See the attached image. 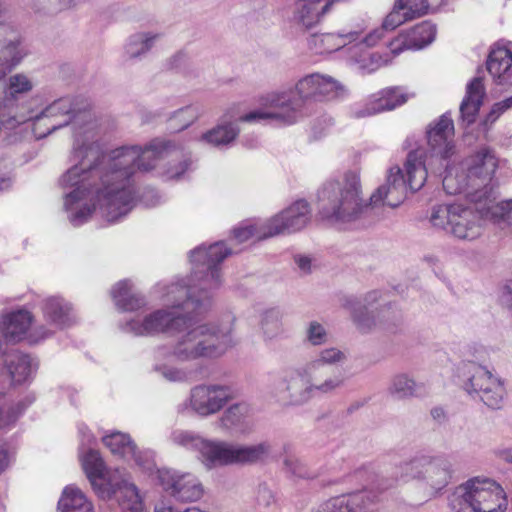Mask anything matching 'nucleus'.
Segmentation results:
<instances>
[{"mask_svg": "<svg viewBox=\"0 0 512 512\" xmlns=\"http://www.w3.org/2000/svg\"><path fill=\"white\" fill-rule=\"evenodd\" d=\"M270 451L271 446L267 442L244 445L222 440H205L200 460L208 470L232 465H253L264 461Z\"/></svg>", "mask_w": 512, "mask_h": 512, "instance_id": "obj_11", "label": "nucleus"}, {"mask_svg": "<svg viewBox=\"0 0 512 512\" xmlns=\"http://www.w3.org/2000/svg\"><path fill=\"white\" fill-rule=\"evenodd\" d=\"M341 90L342 85L330 75L308 74L300 78L294 87L268 93L264 98L265 108L246 113L240 121L292 125L303 117V107L308 100L331 99Z\"/></svg>", "mask_w": 512, "mask_h": 512, "instance_id": "obj_3", "label": "nucleus"}, {"mask_svg": "<svg viewBox=\"0 0 512 512\" xmlns=\"http://www.w3.org/2000/svg\"><path fill=\"white\" fill-rule=\"evenodd\" d=\"M310 220L311 210L308 202L298 200L266 220V230L263 235L274 237L281 234H291L305 228Z\"/></svg>", "mask_w": 512, "mask_h": 512, "instance_id": "obj_18", "label": "nucleus"}, {"mask_svg": "<svg viewBox=\"0 0 512 512\" xmlns=\"http://www.w3.org/2000/svg\"><path fill=\"white\" fill-rule=\"evenodd\" d=\"M83 469L95 492L102 498L116 494L121 510L146 512L136 486L125 470H106L99 452L89 450L82 456Z\"/></svg>", "mask_w": 512, "mask_h": 512, "instance_id": "obj_6", "label": "nucleus"}, {"mask_svg": "<svg viewBox=\"0 0 512 512\" xmlns=\"http://www.w3.org/2000/svg\"><path fill=\"white\" fill-rule=\"evenodd\" d=\"M231 251L224 242L209 247L201 245L191 251L194 265L191 283L160 285L163 308L144 315L137 314L120 322L123 332L135 336L175 335L171 349L156 350V359L190 362L198 359H217L223 356L236 341L233 338L234 317L227 315L224 323H200L198 316L210 303L212 292L221 285L218 264Z\"/></svg>", "mask_w": 512, "mask_h": 512, "instance_id": "obj_2", "label": "nucleus"}, {"mask_svg": "<svg viewBox=\"0 0 512 512\" xmlns=\"http://www.w3.org/2000/svg\"><path fill=\"white\" fill-rule=\"evenodd\" d=\"M103 443L114 455H118L127 460L133 459L139 466L148 470L153 466L149 461L146 463L141 462L140 456L136 452V446L127 434L113 432L103 437Z\"/></svg>", "mask_w": 512, "mask_h": 512, "instance_id": "obj_32", "label": "nucleus"}, {"mask_svg": "<svg viewBox=\"0 0 512 512\" xmlns=\"http://www.w3.org/2000/svg\"><path fill=\"white\" fill-rule=\"evenodd\" d=\"M487 70L495 84L512 86V52L504 46H495L487 59Z\"/></svg>", "mask_w": 512, "mask_h": 512, "instance_id": "obj_27", "label": "nucleus"}, {"mask_svg": "<svg viewBox=\"0 0 512 512\" xmlns=\"http://www.w3.org/2000/svg\"><path fill=\"white\" fill-rule=\"evenodd\" d=\"M345 384L341 375H330L317 379L307 374L302 366L294 371L285 372L271 384V394L283 406H302L317 395L333 394Z\"/></svg>", "mask_w": 512, "mask_h": 512, "instance_id": "obj_7", "label": "nucleus"}, {"mask_svg": "<svg viewBox=\"0 0 512 512\" xmlns=\"http://www.w3.org/2000/svg\"><path fill=\"white\" fill-rule=\"evenodd\" d=\"M148 195H151L153 200L149 201V200L145 199L144 201L147 206H155L156 204H158L159 196L157 195L156 192L151 190L148 192Z\"/></svg>", "mask_w": 512, "mask_h": 512, "instance_id": "obj_59", "label": "nucleus"}, {"mask_svg": "<svg viewBox=\"0 0 512 512\" xmlns=\"http://www.w3.org/2000/svg\"><path fill=\"white\" fill-rule=\"evenodd\" d=\"M466 197L474 207L461 203L439 204L431 208L430 225L437 230L445 231L461 240H475L482 233V220L488 219L479 211V205Z\"/></svg>", "mask_w": 512, "mask_h": 512, "instance_id": "obj_10", "label": "nucleus"}, {"mask_svg": "<svg viewBox=\"0 0 512 512\" xmlns=\"http://www.w3.org/2000/svg\"><path fill=\"white\" fill-rule=\"evenodd\" d=\"M159 37V34L151 32L132 35L125 46L126 56L130 59L140 58L153 47Z\"/></svg>", "mask_w": 512, "mask_h": 512, "instance_id": "obj_41", "label": "nucleus"}, {"mask_svg": "<svg viewBox=\"0 0 512 512\" xmlns=\"http://www.w3.org/2000/svg\"><path fill=\"white\" fill-rule=\"evenodd\" d=\"M501 299L512 310V280H509L503 287Z\"/></svg>", "mask_w": 512, "mask_h": 512, "instance_id": "obj_56", "label": "nucleus"}, {"mask_svg": "<svg viewBox=\"0 0 512 512\" xmlns=\"http://www.w3.org/2000/svg\"><path fill=\"white\" fill-rule=\"evenodd\" d=\"M252 408L246 402L229 406L218 420L222 430L228 432L245 433L251 427Z\"/></svg>", "mask_w": 512, "mask_h": 512, "instance_id": "obj_28", "label": "nucleus"}, {"mask_svg": "<svg viewBox=\"0 0 512 512\" xmlns=\"http://www.w3.org/2000/svg\"><path fill=\"white\" fill-rule=\"evenodd\" d=\"M368 25L364 22H357L349 27L343 28L339 33H323L310 37L309 46L316 53H331L344 49L348 55V48L357 42L361 34L367 30Z\"/></svg>", "mask_w": 512, "mask_h": 512, "instance_id": "obj_19", "label": "nucleus"}, {"mask_svg": "<svg viewBox=\"0 0 512 512\" xmlns=\"http://www.w3.org/2000/svg\"><path fill=\"white\" fill-rule=\"evenodd\" d=\"M256 503L259 507L269 508L276 504V498L274 492L265 485H261L258 488Z\"/></svg>", "mask_w": 512, "mask_h": 512, "instance_id": "obj_50", "label": "nucleus"}, {"mask_svg": "<svg viewBox=\"0 0 512 512\" xmlns=\"http://www.w3.org/2000/svg\"><path fill=\"white\" fill-rule=\"evenodd\" d=\"M33 314L26 309H18L3 316L0 329L3 337L8 342L28 341L30 344H37L40 341H33L30 335L35 326H32Z\"/></svg>", "mask_w": 512, "mask_h": 512, "instance_id": "obj_21", "label": "nucleus"}, {"mask_svg": "<svg viewBox=\"0 0 512 512\" xmlns=\"http://www.w3.org/2000/svg\"><path fill=\"white\" fill-rule=\"evenodd\" d=\"M509 109H512V96L495 103L492 106L486 121L490 123L495 122L504 112Z\"/></svg>", "mask_w": 512, "mask_h": 512, "instance_id": "obj_51", "label": "nucleus"}, {"mask_svg": "<svg viewBox=\"0 0 512 512\" xmlns=\"http://www.w3.org/2000/svg\"><path fill=\"white\" fill-rule=\"evenodd\" d=\"M400 470L403 480L420 481L430 495L442 491L454 473L452 460L445 455H421L403 463Z\"/></svg>", "mask_w": 512, "mask_h": 512, "instance_id": "obj_12", "label": "nucleus"}, {"mask_svg": "<svg viewBox=\"0 0 512 512\" xmlns=\"http://www.w3.org/2000/svg\"><path fill=\"white\" fill-rule=\"evenodd\" d=\"M154 512H182V511H179L178 509L174 508L170 504H166V503L162 502L155 506Z\"/></svg>", "mask_w": 512, "mask_h": 512, "instance_id": "obj_57", "label": "nucleus"}, {"mask_svg": "<svg viewBox=\"0 0 512 512\" xmlns=\"http://www.w3.org/2000/svg\"><path fill=\"white\" fill-rule=\"evenodd\" d=\"M436 27L430 22H422L407 32L400 33L390 43L393 56H398L405 50L421 49L434 40Z\"/></svg>", "mask_w": 512, "mask_h": 512, "instance_id": "obj_23", "label": "nucleus"}, {"mask_svg": "<svg viewBox=\"0 0 512 512\" xmlns=\"http://www.w3.org/2000/svg\"><path fill=\"white\" fill-rule=\"evenodd\" d=\"M295 263L297 264L299 270L303 273H309L312 267V260L310 257L305 255H296Z\"/></svg>", "mask_w": 512, "mask_h": 512, "instance_id": "obj_55", "label": "nucleus"}, {"mask_svg": "<svg viewBox=\"0 0 512 512\" xmlns=\"http://www.w3.org/2000/svg\"><path fill=\"white\" fill-rule=\"evenodd\" d=\"M448 505L452 512H505L508 500L495 480L476 476L454 489Z\"/></svg>", "mask_w": 512, "mask_h": 512, "instance_id": "obj_9", "label": "nucleus"}, {"mask_svg": "<svg viewBox=\"0 0 512 512\" xmlns=\"http://www.w3.org/2000/svg\"><path fill=\"white\" fill-rule=\"evenodd\" d=\"M6 368L11 385H21L30 380L34 365L29 355L15 351L7 355Z\"/></svg>", "mask_w": 512, "mask_h": 512, "instance_id": "obj_35", "label": "nucleus"}, {"mask_svg": "<svg viewBox=\"0 0 512 512\" xmlns=\"http://www.w3.org/2000/svg\"><path fill=\"white\" fill-rule=\"evenodd\" d=\"M261 330L266 340L280 338L286 333L281 317L276 311L264 313L261 320Z\"/></svg>", "mask_w": 512, "mask_h": 512, "instance_id": "obj_43", "label": "nucleus"}, {"mask_svg": "<svg viewBox=\"0 0 512 512\" xmlns=\"http://www.w3.org/2000/svg\"><path fill=\"white\" fill-rule=\"evenodd\" d=\"M190 164L191 163L189 160H184L177 167L170 168L167 171V177L170 179L179 178L182 174L185 173V171L188 170Z\"/></svg>", "mask_w": 512, "mask_h": 512, "instance_id": "obj_54", "label": "nucleus"}, {"mask_svg": "<svg viewBox=\"0 0 512 512\" xmlns=\"http://www.w3.org/2000/svg\"><path fill=\"white\" fill-rule=\"evenodd\" d=\"M61 512H94L92 503L76 486L65 487L58 502Z\"/></svg>", "mask_w": 512, "mask_h": 512, "instance_id": "obj_38", "label": "nucleus"}, {"mask_svg": "<svg viewBox=\"0 0 512 512\" xmlns=\"http://www.w3.org/2000/svg\"><path fill=\"white\" fill-rule=\"evenodd\" d=\"M7 186H8V185H6L5 180H2V181L0 182V188H1V189L6 188Z\"/></svg>", "mask_w": 512, "mask_h": 512, "instance_id": "obj_60", "label": "nucleus"}, {"mask_svg": "<svg viewBox=\"0 0 512 512\" xmlns=\"http://www.w3.org/2000/svg\"><path fill=\"white\" fill-rule=\"evenodd\" d=\"M347 360V354L338 347H328L320 350L314 358L310 359L303 366L307 369V374L314 379H325L330 375H341V373H331L330 367L341 365Z\"/></svg>", "mask_w": 512, "mask_h": 512, "instance_id": "obj_25", "label": "nucleus"}, {"mask_svg": "<svg viewBox=\"0 0 512 512\" xmlns=\"http://www.w3.org/2000/svg\"><path fill=\"white\" fill-rule=\"evenodd\" d=\"M426 139L431 158H437L448 167L449 159L456 153L454 123L449 114L441 115L431 122L426 130Z\"/></svg>", "mask_w": 512, "mask_h": 512, "instance_id": "obj_17", "label": "nucleus"}, {"mask_svg": "<svg viewBox=\"0 0 512 512\" xmlns=\"http://www.w3.org/2000/svg\"><path fill=\"white\" fill-rule=\"evenodd\" d=\"M155 369L161 373V375L169 381L181 382L189 380H197L203 376L202 368L197 369H180L167 365L157 364Z\"/></svg>", "mask_w": 512, "mask_h": 512, "instance_id": "obj_44", "label": "nucleus"}, {"mask_svg": "<svg viewBox=\"0 0 512 512\" xmlns=\"http://www.w3.org/2000/svg\"><path fill=\"white\" fill-rule=\"evenodd\" d=\"M42 314L45 323L35 325L30 335L33 341H44L58 330L72 325L75 315L71 304L60 296H50L43 300Z\"/></svg>", "mask_w": 512, "mask_h": 512, "instance_id": "obj_13", "label": "nucleus"}, {"mask_svg": "<svg viewBox=\"0 0 512 512\" xmlns=\"http://www.w3.org/2000/svg\"><path fill=\"white\" fill-rule=\"evenodd\" d=\"M397 3L412 19L425 15L429 8L427 0H398Z\"/></svg>", "mask_w": 512, "mask_h": 512, "instance_id": "obj_48", "label": "nucleus"}, {"mask_svg": "<svg viewBox=\"0 0 512 512\" xmlns=\"http://www.w3.org/2000/svg\"><path fill=\"white\" fill-rule=\"evenodd\" d=\"M410 20H412V18L407 15L401 5L396 2L393 10L386 16L382 25L365 34L363 42L368 45H377L385 36L386 31H392Z\"/></svg>", "mask_w": 512, "mask_h": 512, "instance_id": "obj_36", "label": "nucleus"}, {"mask_svg": "<svg viewBox=\"0 0 512 512\" xmlns=\"http://www.w3.org/2000/svg\"><path fill=\"white\" fill-rule=\"evenodd\" d=\"M30 120L38 139L72 126L74 165L60 177L59 185L71 189L64 196V207L73 226L85 223L95 210L112 223L127 215L135 202L137 173L153 169L175 149L170 141L155 139L144 148L122 146L101 156L98 123L78 98L55 100Z\"/></svg>", "mask_w": 512, "mask_h": 512, "instance_id": "obj_1", "label": "nucleus"}, {"mask_svg": "<svg viewBox=\"0 0 512 512\" xmlns=\"http://www.w3.org/2000/svg\"><path fill=\"white\" fill-rule=\"evenodd\" d=\"M5 75L0 73V80ZM36 86V82L34 78L26 73L18 72L10 75L6 82L5 86H0V97L3 100L4 106L0 110V123H6V116L9 114V105L11 102H16L28 94H30Z\"/></svg>", "mask_w": 512, "mask_h": 512, "instance_id": "obj_22", "label": "nucleus"}, {"mask_svg": "<svg viewBox=\"0 0 512 512\" xmlns=\"http://www.w3.org/2000/svg\"><path fill=\"white\" fill-rule=\"evenodd\" d=\"M203 113L204 108L202 105L191 104L175 111L170 120L171 122H179L180 126L174 128L182 130L194 123Z\"/></svg>", "mask_w": 512, "mask_h": 512, "instance_id": "obj_45", "label": "nucleus"}, {"mask_svg": "<svg viewBox=\"0 0 512 512\" xmlns=\"http://www.w3.org/2000/svg\"><path fill=\"white\" fill-rule=\"evenodd\" d=\"M498 455L503 460L512 463V448L501 449L498 451Z\"/></svg>", "mask_w": 512, "mask_h": 512, "instance_id": "obj_58", "label": "nucleus"}, {"mask_svg": "<svg viewBox=\"0 0 512 512\" xmlns=\"http://www.w3.org/2000/svg\"><path fill=\"white\" fill-rule=\"evenodd\" d=\"M266 228V221H246L233 230V239L243 243L249 239L262 240L271 236L263 235Z\"/></svg>", "mask_w": 512, "mask_h": 512, "instance_id": "obj_42", "label": "nucleus"}, {"mask_svg": "<svg viewBox=\"0 0 512 512\" xmlns=\"http://www.w3.org/2000/svg\"><path fill=\"white\" fill-rule=\"evenodd\" d=\"M305 341L311 346H322L329 341V332L322 323L311 321L305 330Z\"/></svg>", "mask_w": 512, "mask_h": 512, "instance_id": "obj_47", "label": "nucleus"}, {"mask_svg": "<svg viewBox=\"0 0 512 512\" xmlns=\"http://www.w3.org/2000/svg\"><path fill=\"white\" fill-rule=\"evenodd\" d=\"M496 168L497 159L493 151L482 148L466 162L461 171H451L446 175L444 187L446 193L451 195L466 192L472 201L478 203L482 215L499 225L512 228V198L495 202L491 180Z\"/></svg>", "mask_w": 512, "mask_h": 512, "instance_id": "obj_4", "label": "nucleus"}, {"mask_svg": "<svg viewBox=\"0 0 512 512\" xmlns=\"http://www.w3.org/2000/svg\"><path fill=\"white\" fill-rule=\"evenodd\" d=\"M171 439L173 443L187 449L197 450L199 453L201 452L202 446L206 440L198 434L186 430H175L171 434Z\"/></svg>", "mask_w": 512, "mask_h": 512, "instance_id": "obj_46", "label": "nucleus"}, {"mask_svg": "<svg viewBox=\"0 0 512 512\" xmlns=\"http://www.w3.org/2000/svg\"><path fill=\"white\" fill-rule=\"evenodd\" d=\"M28 50L20 40L9 41L0 50V73L6 75L27 56Z\"/></svg>", "mask_w": 512, "mask_h": 512, "instance_id": "obj_39", "label": "nucleus"}, {"mask_svg": "<svg viewBox=\"0 0 512 512\" xmlns=\"http://www.w3.org/2000/svg\"><path fill=\"white\" fill-rule=\"evenodd\" d=\"M427 168L421 150L410 151L403 169L393 166L389 169L386 183L380 186L371 196L370 205H386L398 207L407 197V192L420 190L427 180Z\"/></svg>", "mask_w": 512, "mask_h": 512, "instance_id": "obj_8", "label": "nucleus"}, {"mask_svg": "<svg viewBox=\"0 0 512 512\" xmlns=\"http://www.w3.org/2000/svg\"><path fill=\"white\" fill-rule=\"evenodd\" d=\"M157 479L162 489L180 502H195L204 494L201 481L189 472L163 468L157 471Z\"/></svg>", "mask_w": 512, "mask_h": 512, "instance_id": "obj_14", "label": "nucleus"}, {"mask_svg": "<svg viewBox=\"0 0 512 512\" xmlns=\"http://www.w3.org/2000/svg\"><path fill=\"white\" fill-rule=\"evenodd\" d=\"M121 512H130L129 510H121Z\"/></svg>", "mask_w": 512, "mask_h": 512, "instance_id": "obj_62", "label": "nucleus"}, {"mask_svg": "<svg viewBox=\"0 0 512 512\" xmlns=\"http://www.w3.org/2000/svg\"><path fill=\"white\" fill-rule=\"evenodd\" d=\"M388 392L396 399H409L423 395L424 386L409 375L401 373L392 377Z\"/></svg>", "mask_w": 512, "mask_h": 512, "instance_id": "obj_37", "label": "nucleus"}, {"mask_svg": "<svg viewBox=\"0 0 512 512\" xmlns=\"http://www.w3.org/2000/svg\"><path fill=\"white\" fill-rule=\"evenodd\" d=\"M84 0H57L47 7L48 12L58 13L64 10H70L80 5Z\"/></svg>", "mask_w": 512, "mask_h": 512, "instance_id": "obj_52", "label": "nucleus"}, {"mask_svg": "<svg viewBox=\"0 0 512 512\" xmlns=\"http://www.w3.org/2000/svg\"><path fill=\"white\" fill-rule=\"evenodd\" d=\"M409 94L402 88H385L378 93L371 95L366 102L354 109L356 118H363L376 115L384 111H390L407 102Z\"/></svg>", "mask_w": 512, "mask_h": 512, "instance_id": "obj_20", "label": "nucleus"}, {"mask_svg": "<svg viewBox=\"0 0 512 512\" xmlns=\"http://www.w3.org/2000/svg\"><path fill=\"white\" fill-rule=\"evenodd\" d=\"M332 3V0H329Z\"/></svg>", "mask_w": 512, "mask_h": 512, "instance_id": "obj_63", "label": "nucleus"}, {"mask_svg": "<svg viewBox=\"0 0 512 512\" xmlns=\"http://www.w3.org/2000/svg\"><path fill=\"white\" fill-rule=\"evenodd\" d=\"M317 208L320 216L332 223H349L361 217L368 205L362 198L359 173L347 171L326 181L317 192Z\"/></svg>", "mask_w": 512, "mask_h": 512, "instance_id": "obj_5", "label": "nucleus"}, {"mask_svg": "<svg viewBox=\"0 0 512 512\" xmlns=\"http://www.w3.org/2000/svg\"><path fill=\"white\" fill-rule=\"evenodd\" d=\"M314 512H377L366 504L364 493H355L349 496L331 498Z\"/></svg>", "mask_w": 512, "mask_h": 512, "instance_id": "obj_31", "label": "nucleus"}, {"mask_svg": "<svg viewBox=\"0 0 512 512\" xmlns=\"http://www.w3.org/2000/svg\"><path fill=\"white\" fill-rule=\"evenodd\" d=\"M284 465L291 474L299 478L310 477L304 463L296 457L287 456L284 460Z\"/></svg>", "mask_w": 512, "mask_h": 512, "instance_id": "obj_49", "label": "nucleus"}, {"mask_svg": "<svg viewBox=\"0 0 512 512\" xmlns=\"http://www.w3.org/2000/svg\"><path fill=\"white\" fill-rule=\"evenodd\" d=\"M239 129L234 123L219 124L204 133L200 140L215 147H224L235 140Z\"/></svg>", "mask_w": 512, "mask_h": 512, "instance_id": "obj_40", "label": "nucleus"}, {"mask_svg": "<svg viewBox=\"0 0 512 512\" xmlns=\"http://www.w3.org/2000/svg\"><path fill=\"white\" fill-rule=\"evenodd\" d=\"M364 37L365 35L361 34L360 39L348 48V58L353 61L360 70L371 73L392 62L395 56H393L391 50L383 54L379 52H368V49L375 45L364 43ZM388 49L390 48L388 47Z\"/></svg>", "mask_w": 512, "mask_h": 512, "instance_id": "obj_24", "label": "nucleus"}, {"mask_svg": "<svg viewBox=\"0 0 512 512\" xmlns=\"http://www.w3.org/2000/svg\"><path fill=\"white\" fill-rule=\"evenodd\" d=\"M469 371L472 375L465 384V390L469 394H476L486 406L492 409L501 408L506 394L501 379L483 366L472 364Z\"/></svg>", "mask_w": 512, "mask_h": 512, "instance_id": "obj_15", "label": "nucleus"}, {"mask_svg": "<svg viewBox=\"0 0 512 512\" xmlns=\"http://www.w3.org/2000/svg\"><path fill=\"white\" fill-rule=\"evenodd\" d=\"M481 150H482V149H480L476 154H474V155H472V156L468 157V158H467V159H465L463 162H461V163H459V164H457V165H451V164H450V162H451V158H450V159H449L448 167H446V165H445V164H444V165H441V162H440L439 160H437V158H435V160H436L437 162H439V166H440V167H439L435 172H439V175H442V172H440V168L445 167V175H444V177H443L442 183L444 184V178L446 177V175H447L449 172H451V171H454V172H455V170H460V171H461V169H462V168H463V166L466 164V162H467L468 160H470L471 158H474V157H475V156H476V155H477ZM443 188H445V187L443 186ZM444 190L446 191V189H444Z\"/></svg>", "mask_w": 512, "mask_h": 512, "instance_id": "obj_53", "label": "nucleus"}, {"mask_svg": "<svg viewBox=\"0 0 512 512\" xmlns=\"http://www.w3.org/2000/svg\"><path fill=\"white\" fill-rule=\"evenodd\" d=\"M380 298L378 291L368 292L362 299L347 298L344 302V307L347 308L353 318L354 323L362 331L370 330L375 324V316L373 306Z\"/></svg>", "mask_w": 512, "mask_h": 512, "instance_id": "obj_26", "label": "nucleus"}, {"mask_svg": "<svg viewBox=\"0 0 512 512\" xmlns=\"http://www.w3.org/2000/svg\"><path fill=\"white\" fill-rule=\"evenodd\" d=\"M233 397V391L229 386L202 384L191 389L184 406L199 416L207 417L218 413Z\"/></svg>", "mask_w": 512, "mask_h": 512, "instance_id": "obj_16", "label": "nucleus"}, {"mask_svg": "<svg viewBox=\"0 0 512 512\" xmlns=\"http://www.w3.org/2000/svg\"><path fill=\"white\" fill-rule=\"evenodd\" d=\"M33 402L29 398L26 403H18L15 406L9 404L2 392H0V430L14 424L25 408ZM9 464V456L4 444H0V472L4 471Z\"/></svg>", "mask_w": 512, "mask_h": 512, "instance_id": "obj_34", "label": "nucleus"}, {"mask_svg": "<svg viewBox=\"0 0 512 512\" xmlns=\"http://www.w3.org/2000/svg\"><path fill=\"white\" fill-rule=\"evenodd\" d=\"M485 96V87L481 77L472 79L466 87V95L460 105L461 119L466 124H472L476 120L478 111Z\"/></svg>", "mask_w": 512, "mask_h": 512, "instance_id": "obj_30", "label": "nucleus"}, {"mask_svg": "<svg viewBox=\"0 0 512 512\" xmlns=\"http://www.w3.org/2000/svg\"><path fill=\"white\" fill-rule=\"evenodd\" d=\"M2 351V341L0 340V352Z\"/></svg>", "mask_w": 512, "mask_h": 512, "instance_id": "obj_61", "label": "nucleus"}, {"mask_svg": "<svg viewBox=\"0 0 512 512\" xmlns=\"http://www.w3.org/2000/svg\"><path fill=\"white\" fill-rule=\"evenodd\" d=\"M330 6L329 0H295L293 19L298 25L310 28L320 21Z\"/></svg>", "mask_w": 512, "mask_h": 512, "instance_id": "obj_29", "label": "nucleus"}, {"mask_svg": "<svg viewBox=\"0 0 512 512\" xmlns=\"http://www.w3.org/2000/svg\"><path fill=\"white\" fill-rule=\"evenodd\" d=\"M111 296L115 305L122 311H136L146 306V299L134 292L133 284L130 280H121L116 283L112 290Z\"/></svg>", "mask_w": 512, "mask_h": 512, "instance_id": "obj_33", "label": "nucleus"}]
</instances>
